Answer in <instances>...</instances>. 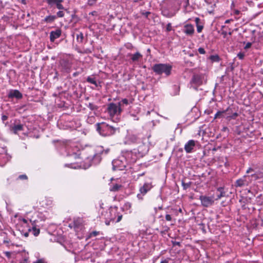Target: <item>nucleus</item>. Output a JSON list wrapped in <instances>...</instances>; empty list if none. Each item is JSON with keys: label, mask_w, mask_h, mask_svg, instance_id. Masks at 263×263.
Segmentation results:
<instances>
[{"label": "nucleus", "mask_w": 263, "mask_h": 263, "mask_svg": "<svg viewBox=\"0 0 263 263\" xmlns=\"http://www.w3.org/2000/svg\"><path fill=\"white\" fill-rule=\"evenodd\" d=\"M86 52L87 53H91V50L88 49H87L86 50Z\"/></svg>", "instance_id": "63"}, {"label": "nucleus", "mask_w": 263, "mask_h": 263, "mask_svg": "<svg viewBox=\"0 0 263 263\" xmlns=\"http://www.w3.org/2000/svg\"><path fill=\"white\" fill-rule=\"evenodd\" d=\"M69 156L73 157L76 160L80 158L79 155L75 153H73V154H72L71 155H69Z\"/></svg>", "instance_id": "42"}, {"label": "nucleus", "mask_w": 263, "mask_h": 263, "mask_svg": "<svg viewBox=\"0 0 263 263\" xmlns=\"http://www.w3.org/2000/svg\"><path fill=\"white\" fill-rule=\"evenodd\" d=\"M199 199L201 201V205L204 207H209L213 205L214 202L213 197H208L206 196H200Z\"/></svg>", "instance_id": "8"}, {"label": "nucleus", "mask_w": 263, "mask_h": 263, "mask_svg": "<svg viewBox=\"0 0 263 263\" xmlns=\"http://www.w3.org/2000/svg\"><path fill=\"white\" fill-rule=\"evenodd\" d=\"M88 107L91 110H94L97 109L98 107L96 105L93 104L91 103H89Z\"/></svg>", "instance_id": "35"}, {"label": "nucleus", "mask_w": 263, "mask_h": 263, "mask_svg": "<svg viewBox=\"0 0 263 263\" xmlns=\"http://www.w3.org/2000/svg\"><path fill=\"white\" fill-rule=\"evenodd\" d=\"M79 72H74V73H73V74H72V75H73V76L74 77H77V76H78V75H79Z\"/></svg>", "instance_id": "60"}, {"label": "nucleus", "mask_w": 263, "mask_h": 263, "mask_svg": "<svg viewBox=\"0 0 263 263\" xmlns=\"http://www.w3.org/2000/svg\"><path fill=\"white\" fill-rule=\"evenodd\" d=\"M62 35V30L60 29H57L55 30L51 31L50 32V41L51 42H54V41L59 38Z\"/></svg>", "instance_id": "14"}, {"label": "nucleus", "mask_w": 263, "mask_h": 263, "mask_svg": "<svg viewBox=\"0 0 263 263\" xmlns=\"http://www.w3.org/2000/svg\"><path fill=\"white\" fill-rule=\"evenodd\" d=\"M173 88L175 90L173 93V95L176 96L179 94V92L180 91V87L177 85H174Z\"/></svg>", "instance_id": "34"}, {"label": "nucleus", "mask_w": 263, "mask_h": 263, "mask_svg": "<svg viewBox=\"0 0 263 263\" xmlns=\"http://www.w3.org/2000/svg\"><path fill=\"white\" fill-rule=\"evenodd\" d=\"M61 65L62 68V70L64 72H67V73L70 72L71 66V64H70V63L68 61H66V60L63 61L61 63Z\"/></svg>", "instance_id": "17"}, {"label": "nucleus", "mask_w": 263, "mask_h": 263, "mask_svg": "<svg viewBox=\"0 0 263 263\" xmlns=\"http://www.w3.org/2000/svg\"><path fill=\"white\" fill-rule=\"evenodd\" d=\"M244 56H245L244 54L242 52H239L237 54V57H238V58L241 60L243 59Z\"/></svg>", "instance_id": "47"}, {"label": "nucleus", "mask_w": 263, "mask_h": 263, "mask_svg": "<svg viewBox=\"0 0 263 263\" xmlns=\"http://www.w3.org/2000/svg\"><path fill=\"white\" fill-rule=\"evenodd\" d=\"M172 30V27L171 23H169L166 25V32H170Z\"/></svg>", "instance_id": "40"}, {"label": "nucleus", "mask_w": 263, "mask_h": 263, "mask_svg": "<svg viewBox=\"0 0 263 263\" xmlns=\"http://www.w3.org/2000/svg\"><path fill=\"white\" fill-rule=\"evenodd\" d=\"M199 21H200V19L198 17H196L195 18V22L197 25V31L198 33L201 32L203 28V26L202 25H200L198 24Z\"/></svg>", "instance_id": "26"}, {"label": "nucleus", "mask_w": 263, "mask_h": 263, "mask_svg": "<svg viewBox=\"0 0 263 263\" xmlns=\"http://www.w3.org/2000/svg\"><path fill=\"white\" fill-rule=\"evenodd\" d=\"M84 39L83 34L82 32H80L77 34V41L78 42L82 43Z\"/></svg>", "instance_id": "30"}, {"label": "nucleus", "mask_w": 263, "mask_h": 263, "mask_svg": "<svg viewBox=\"0 0 263 263\" xmlns=\"http://www.w3.org/2000/svg\"><path fill=\"white\" fill-rule=\"evenodd\" d=\"M222 35H223L224 37H226L227 35L228 34V33L226 31H223L221 32Z\"/></svg>", "instance_id": "57"}, {"label": "nucleus", "mask_w": 263, "mask_h": 263, "mask_svg": "<svg viewBox=\"0 0 263 263\" xmlns=\"http://www.w3.org/2000/svg\"><path fill=\"white\" fill-rule=\"evenodd\" d=\"M170 260H171V258H167L166 259L161 260L160 263H168Z\"/></svg>", "instance_id": "52"}, {"label": "nucleus", "mask_w": 263, "mask_h": 263, "mask_svg": "<svg viewBox=\"0 0 263 263\" xmlns=\"http://www.w3.org/2000/svg\"><path fill=\"white\" fill-rule=\"evenodd\" d=\"M209 59L212 61V62H218L220 60L219 57L217 54L215 55H212L209 57Z\"/></svg>", "instance_id": "31"}, {"label": "nucleus", "mask_w": 263, "mask_h": 263, "mask_svg": "<svg viewBox=\"0 0 263 263\" xmlns=\"http://www.w3.org/2000/svg\"><path fill=\"white\" fill-rule=\"evenodd\" d=\"M230 111L229 108H227L226 110L223 111H218L217 112V113L215 115V118H220L221 117H225V115H226L227 112H228Z\"/></svg>", "instance_id": "21"}, {"label": "nucleus", "mask_w": 263, "mask_h": 263, "mask_svg": "<svg viewBox=\"0 0 263 263\" xmlns=\"http://www.w3.org/2000/svg\"><path fill=\"white\" fill-rule=\"evenodd\" d=\"M230 111L228 112H227L226 117V118L228 119L229 120L231 119H235L238 116V114L237 112H234L232 114V115L230 114V111L231 110V109H230Z\"/></svg>", "instance_id": "22"}, {"label": "nucleus", "mask_w": 263, "mask_h": 263, "mask_svg": "<svg viewBox=\"0 0 263 263\" xmlns=\"http://www.w3.org/2000/svg\"><path fill=\"white\" fill-rule=\"evenodd\" d=\"M22 221L24 223H27L28 222V220L25 218H22Z\"/></svg>", "instance_id": "61"}, {"label": "nucleus", "mask_w": 263, "mask_h": 263, "mask_svg": "<svg viewBox=\"0 0 263 263\" xmlns=\"http://www.w3.org/2000/svg\"><path fill=\"white\" fill-rule=\"evenodd\" d=\"M122 103L123 104V106H124V105H127L128 104H129V103H133V101L131 100L130 102H129V101L127 99H123L122 100Z\"/></svg>", "instance_id": "37"}, {"label": "nucleus", "mask_w": 263, "mask_h": 263, "mask_svg": "<svg viewBox=\"0 0 263 263\" xmlns=\"http://www.w3.org/2000/svg\"><path fill=\"white\" fill-rule=\"evenodd\" d=\"M123 160L117 159L112 161V169L114 171L123 170L126 166V163L123 162Z\"/></svg>", "instance_id": "10"}, {"label": "nucleus", "mask_w": 263, "mask_h": 263, "mask_svg": "<svg viewBox=\"0 0 263 263\" xmlns=\"http://www.w3.org/2000/svg\"><path fill=\"white\" fill-rule=\"evenodd\" d=\"M23 130L24 126L21 124H15L11 128V131L15 134H16L18 132L22 131Z\"/></svg>", "instance_id": "18"}, {"label": "nucleus", "mask_w": 263, "mask_h": 263, "mask_svg": "<svg viewBox=\"0 0 263 263\" xmlns=\"http://www.w3.org/2000/svg\"><path fill=\"white\" fill-rule=\"evenodd\" d=\"M34 263H44V261L42 259H39L37 260Z\"/></svg>", "instance_id": "59"}, {"label": "nucleus", "mask_w": 263, "mask_h": 263, "mask_svg": "<svg viewBox=\"0 0 263 263\" xmlns=\"http://www.w3.org/2000/svg\"><path fill=\"white\" fill-rule=\"evenodd\" d=\"M258 176H260V178H263V168L259 169L258 171H256Z\"/></svg>", "instance_id": "39"}, {"label": "nucleus", "mask_w": 263, "mask_h": 263, "mask_svg": "<svg viewBox=\"0 0 263 263\" xmlns=\"http://www.w3.org/2000/svg\"><path fill=\"white\" fill-rule=\"evenodd\" d=\"M62 2H58L57 3V4L55 5H56V7L57 8L59 9V10H64L65 8L64 7V6H63V5L62 4Z\"/></svg>", "instance_id": "38"}, {"label": "nucleus", "mask_w": 263, "mask_h": 263, "mask_svg": "<svg viewBox=\"0 0 263 263\" xmlns=\"http://www.w3.org/2000/svg\"><path fill=\"white\" fill-rule=\"evenodd\" d=\"M8 161V157L6 154L0 155V165H4Z\"/></svg>", "instance_id": "23"}, {"label": "nucleus", "mask_w": 263, "mask_h": 263, "mask_svg": "<svg viewBox=\"0 0 263 263\" xmlns=\"http://www.w3.org/2000/svg\"><path fill=\"white\" fill-rule=\"evenodd\" d=\"M121 185L118 184H113L110 190L112 192H116L119 190V189L121 187Z\"/></svg>", "instance_id": "29"}, {"label": "nucleus", "mask_w": 263, "mask_h": 263, "mask_svg": "<svg viewBox=\"0 0 263 263\" xmlns=\"http://www.w3.org/2000/svg\"><path fill=\"white\" fill-rule=\"evenodd\" d=\"M137 158L136 150L134 149L133 151H126L122 159H126L128 163H132L135 162Z\"/></svg>", "instance_id": "7"}, {"label": "nucleus", "mask_w": 263, "mask_h": 263, "mask_svg": "<svg viewBox=\"0 0 263 263\" xmlns=\"http://www.w3.org/2000/svg\"><path fill=\"white\" fill-rule=\"evenodd\" d=\"M251 45H252V43H250V42H248V43L246 44V46H245L244 48H245V49H248V48H250V47H251Z\"/></svg>", "instance_id": "48"}, {"label": "nucleus", "mask_w": 263, "mask_h": 263, "mask_svg": "<svg viewBox=\"0 0 263 263\" xmlns=\"http://www.w3.org/2000/svg\"><path fill=\"white\" fill-rule=\"evenodd\" d=\"M4 254L8 258H10L11 256V253L10 252L6 251L4 252Z\"/></svg>", "instance_id": "50"}, {"label": "nucleus", "mask_w": 263, "mask_h": 263, "mask_svg": "<svg viewBox=\"0 0 263 263\" xmlns=\"http://www.w3.org/2000/svg\"><path fill=\"white\" fill-rule=\"evenodd\" d=\"M99 232L98 231H93L90 233L89 238L92 237V236H96L97 235H98L99 234Z\"/></svg>", "instance_id": "43"}, {"label": "nucleus", "mask_w": 263, "mask_h": 263, "mask_svg": "<svg viewBox=\"0 0 263 263\" xmlns=\"http://www.w3.org/2000/svg\"><path fill=\"white\" fill-rule=\"evenodd\" d=\"M65 13L62 10H60L57 13V15H55L57 17H63L64 16Z\"/></svg>", "instance_id": "36"}, {"label": "nucleus", "mask_w": 263, "mask_h": 263, "mask_svg": "<svg viewBox=\"0 0 263 263\" xmlns=\"http://www.w3.org/2000/svg\"><path fill=\"white\" fill-rule=\"evenodd\" d=\"M57 18L55 15H48L45 17L44 21L46 23H52Z\"/></svg>", "instance_id": "24"}, {"label": "nucleus", "mask_w": 263, "mask_h": 263, "mask_svg": "<svg viewBox=\"0 0 263 263\" xmlns=\"http://www.w3.org/2000/svg\"><path fill=\"white\" fill-rule=\"evenodd\" d=\"M64 0H46V2L50 6L56 5L58 2H63Z\"/></svg>", "instance_id": "27"}, {"label": "nucleus", "mask_w": 263, "mask_h": 263, "mask_svg": "<svg viewBox=\"0 0 263 263\" xmlns=\"http://www.w3.org/2000/svg\"><path fill=\"white\" fill-rule=\"evenodd\" d=\"M28 231L31 233L34 236H37L40 233V229L36 228L35 227H33L31 229L29 228Z\"/></svg>", "instance_id": "20"}, {"label": "nucleus", "mask_w": 263, "mask_h": 263, "mask_svg": "<svg viewBox=\"0 0 263 263\" xmlns=\"http://www.w3.org/2000/svg\"><path fill=\"white\" fill-rule=\"evenodd\" d=\"M29 232H29V231H28V232H27L24 233V236H25V237H28V235H29Z\"/></svg>", "instance_id": "62"}, {"label": "nucleus", "mask_w": 263, "mask_h": 263, "mask_svg": "<svg viewBox=\"0 0 263 263\" xmlns=\"http://www.w3.org/2000/svg\"><path fill=\"white\" fill-rule=\"evenodd\" d=\"M203 77L200 74H194L190 81L191 87L194 89L197 90L198 87L203 83Z\"/></svg>", "instance_id": "4"}, {"label": "nucleus", "mask_w": 263, "mask_h": 263, "mask_svg": "<svg viewBox=\"0 0 263 263\" xmlns=\"http://www.w3.org/2000/svg\"><path fill=\"white\" fill-rule=\"evenodd\" d=\"M185 5L184 7L186 8L189 5V0H185Z\"/></svg>", "instance_id": "58"}, {"label": "nucleus", "mask_w": 263, "mask_h": 263, "mask_svg": "<svg viewBox=\"0 0 263 263\" xmlns=\"http://www.w3.org/2000/svg\"><path fill=\"white\" fill-rule=\"evenodd\" d=\"M231 21V20H227L225 21V23H226V24H228V23H229Z\"/></svg>", "instance_id": "64"}, {"label": "nucleus", "mask_w": 263, "mask_h": 263, "mask_svg": "<svg viewBox=\"0 0 263 263\" xmlns=\"http://www.w3.org/2000/svg\"><path fill=\"white\" fill-rule=\"evenodd\" d=\"M86 81H87V82H88L89 83L94 84L96 86V87H98V84H97V82L95 80V79L94 78H91L90 77H88L87 78Z\"/></svg>", "instance_id": "28"}, {"label": "nucleus", "mask_w": 263, "mask_h": 263, "mask_svg": "<svg viewBox=\"0 0 263 263\" xmlns=\"http://www.w3.org/2000/svg\"><path fill=\"white\" fill-rule=\"evenodd\" d=\"M191 184L192 182L190 181L186 183L183 181H182V186L184 190H186L187 189L189 188L191 186Z\"/></svg>", "instance_id": "32"}, {"label": "nucleus", "mask_w": 263, "mask_h": 263, "mask_svg": "<svg viewBox=\"0 0 263 263\" xmlns=\"http://www.w3.org/2000/svg\"><path fill=\"white\" fill-rule=\"evenodd\" d=\"M106 215L108 217L109 215H110L111 217L110 218H108L109 220L107 219V218H106V220L105 221V223L106 225L108 226L110 224V222L111 221H114L115 216H117V219L116 221V222H119L120 221L122 218V215L119 214L117 211H110L109 212H106Z\"/></svg>", "instance_id": "5"}, {"label": "nucleus", "mask_w": 263, "mask_h": 263, "mask_svg": "<svg viewBox=\"0 0 263 263\" xmlns=\"http://www.w3.org/2000/svg\"><path fill=\"white\" fill-rule=\"evenodd\" d=\"M196 141L194 140H190L184 145V150L187 153L192 152L193 149L195 146Z\"/></svg>", "instance_id": "16"}, {"label": "nucleus", "mask_w": 263, "mask_h": 263, "mask_svg": "<svg viewBox=\"0 0 263 263\" xmlns=\"http://www.w3.org/2000/svg\"><path fill=\"white\" fill-rule=\"evenodd\" d=\"M250 182V176L249 175H245L242 178L236 180L235 185L237 187L247 186L249 184Z\"/></svg>", "instance_id": "9"}, {"label": "nucleus", "mask_w": 263, "mask_h": 263, "mask_svg": "<svg viewBox=\"0 0 263 263\" xmlns=\"http://www.w3.org/2000/svg\"><path fill=\"white\" fill-rule=\"evenodd\" d=\"M96 1L97 0H89L88 2V4L89 5L92 6L95 3Z\"/></svg>", "instance_id": "49"}, {"label": "nucleus", "mask_w": 263, "mask_h": 263, "mask_svg": "<svg viewBox=\"0 0 263 263\" xmlns=\"http://www.w3.org/2000/svg\"><path fill=\"white\" fill-rule=\"evenodd\" d=\"M250 177L254 178L255 180H257L260 179V176H258L257 172H255L254 173L251 174L250 175H249Z\"/></svg>", "instance_id": "33"}, {"label": "nucleus", "mask_w": 263, "mask_h": 263, "mask_svg": "<svg viewBox=\"0 0 263 263\" xmlns=\"http://www.w3.org/2000/svg\"><path fill=\"white\" fill-rule=\"evenodd\" d=\"M217 191L219 192V194H217L216 200H218L220 199L221 197L226 196V192L224 191V189L223 187H218L217 189Z\"/></svg>", "instance_id": "19"}, {"label": "nucleus", "mask_w": 263, "mask_h": 263, "mask_svg": "<svg viewBox=\"0 0 263 263\" xmlns=\"http://www.w3.org/2000/svg\"><path fill=\"white\" fill-rule=\"evenodd\" d=\"M198 51L199 53L203 54L205 53V51L203 48L200 47L198 48Z\"/></svg>", "instance_id": "44"}, {"label": "nucleus", "mask_w": 263, "mask_h": 263, "mask_svg": "<svg viewBox=\"0 0 263 263\" xmlns=\"http://www.w3.org/2000/svg\"><path fill=\"white\" fill-rule=\"evenodd\" d=\"M182 31L186 35L192 36L195 32L194 27L191 24H185L183 26Z\"/></svg>", "instance_id": "12"}, {"label": "nucleus", "mask_w": 263, "mask_h": 263, "mask_svg": "<svg viewBox=\"0 0 263 263\" xmlns=\"http://www.w3.org/2000/svg\"><path fill=\"white\" fill-rule=\"evenodd\" d=\"M255 171H254V170L251 167H249L246 171V173L247 174H249V173H254Z\"/></svg>", "instance_id": "46"}, {"label": "nucleus", "mask_w": 263, "mask_h": 263, "mask_svg": "<svg viewBox=\"0 0 263 263\" xmlns=\"http://www.w3.org/2000/svg\"><path fill=\"white\" fill-rule=\"evenodd\" d=\"M107 111L110 116L114 117L115 115H120L122 111V109H120L117 104L111 103L108 105Z\"/></svg>", "instance_id": "6"}, {"label": "nucleus", "mask_w": 263, "mask_h": 263, "mask_svg": "<svg viewBox=\"0 0 263 263\" xmlns=\"http://www.w3.org/2000/svg\"><path fill=\"white\" fill-rule=\"evenodd\" d=\"M216 5L215 4H213V5L211 6V9L209 11V12L210 13H212L214 11V7H215Z\"/></svg>", "instance_id": "53"}, {"label": "nucleus", "mask_w": 263, "mask_h": 263, "mask_svg": "<svg viewBox=\"0 0 263 263\" xmlns=\"http://www.w3.org/2000/svg\"><path fill=\"white\" fill-rule=\"evenodd\" d=\"M153 187L152 182H145L144 184L139 188V193L137 194V198L140 200L143 199V196L146 194Z\"/></svg>", "instance_id": "3"}, {"label": "nucleus", "mask_w": 263, "mask_h": 263, "mask_svg": "<svg viewBox=\"0 0 263 263\" xmlns=\"http://www.w3.org/2000/svg\"><path fill=\"white\" fill-rule=\"evenodd\" d=\"M153 71L158 75L164 74L165 77H167L171 74L172 66L168 64H155L152 67Z\"/></svg>", "instance_id": "2"}, {"label": "nucleus", "mask_w": 263, "mask_h": 263, "mask_svg": "<svg viewBox=\"0 0 263 263\" xmlns=\"http://www.w3.org/2000/svg\"><path fill=\"white\" fill-rule=\"evenodd\" d=\"M173 245L174 246H180V242L179 241H173Z\"/></svg>", "instance_id": "55"}, {"label": "nucleus", "mask_w": 263, "mask_h": 263, "mask_svg": "<svg viewBox=\"0 0 263 263\" xmlns=\"http://www.w3.org/2000/svg\"><path fill=\"white\" fill-rule=\"evenodd\" d=\"M8 117L6 115H2V120L4 122L5 121L7 120L8 119Z\"/></svg>", "instance_id": "51"}, {"label": "nucleus", "mask_w": 263, "mask_h": 263, "mask_svg": "<svg viewBox=\"0 0 263 263\" xmlns=\"http://www.w3.org/2000/svg\"><path fill=\"white\" fill-rule=\"evenodd\" d=\"M163 229L164 232H167L170 230V228L167 226H164L163 227Z\"/></svg>", "instance_id": "56"}, {"label": "nucleus", "mask_w": 263, "mask_h": 263, "mask_svg": "<svg viewBox=\"0 0 263 263\" xmlns=\"http://www.w3.org/2000/svg\"><path fill=\"white\" fill-rule=\"evenodd\" d=\"M117 106H118L119 107H120V109H123V104L122 103V101H121L120 102H119L118 104H117Z\"/></svg>", "instance_id": "54"}, {"label": "nucleus", "mask_w": 263, "mask_h": 263, "mask_svg": "<svg viewBox=\"0 0 263 263\" xmlns=\"http://www.w3.org/2000/svg\"><path fill=\"white\" fill-rule=\"evenodd\" d=\"M162 14L164 16L168 18L172 17L174 15L173 13L169 12L167 10H163L162 11Z\"/></svg>", "instance_id": "25"}, {"label": "nucleus", "mask_w": 263, "mask_h": 263, "mask_svg": "<svg viewBox=\"0 0 263 263\" xmlns=\"http://www.w3.org/2000/svg\"><path fill=\"white\" fill-rule=\"evenodd\" d=\"M8 97L9 99L15 98L17 99H21L23 97V95L18 90L11 89L8 93Z\"/></svg>", "instance_id": "15"}, {"label": "nucleus", "mask_w": 263, "mask_h": 263, "mask_svg": "<svg viewBox=\"0 0 263 263\" xmlns=\"http://www.w3.org/2000/svg\"><path fill=\"white\" fill-rule=\"evenodd\" d=\"M127 56L130 57L132 63H137L143 58L142 54L138 51L134 54L128 53Z\"/></svg>", "instance_id": "13"}, {"label": "nucleus", "mask_w": 263, "mask_h": 263, "mask_svg": "<svg viewBox=\"0 0 263 263\" xmlns=\"http://www.w3.org/2000/svg\"><path fill=\"white\" fill-rule=\"evenodd\" d=\"M101 157L100 154H96L93 155V158H90L88 157L87 160L89 161V160H91V162L89 163L87 166H85V168H86L91 165H97L99 164L101 161Z\"/></svg>", "instance_id": "11"}, {"label": "nucleus", "mask_w": 263, "mask_h": 263, "mask_svg": "<svg viewBox=\"0 0 263 263\" xmlns=\"http://www.w3.org/2000/svg\"><path fill=\"white\" fill-rule=\"evenodd\" d=\"M165 219L167 221H170L172 220V217L171 215H170V214H166L165 215Z\"/></svg>", "instance_id": "45"}, {"label": "nucleus", "mask_w": 263, "mask_h": 263, "mask_svg": "<svg viewBox=\"0 0 263 263\" xmlns=\"http://www.w3.org/2000/svg\"><path fill=\"white\" fill-rule=\"evenodd\" d=\"M18 178L21 179V180H27L28 179V177L26 175L23 174V175H20L18 176Z\"/></svg>", "instance_id": "41"}, {"label": "nucleus", "mask_w": 263, "mask_h": 263, "mask_svg": "<svg viewBox=\"0 0 263 263\" xmlns=\"http://www.w3.org/2000/svg\"><path fill=\"white\" fill-rule=\"evenodd\" d=\"M97 130L102 136H111L120 133V128L110 125L105 122L97 123Z\"/></svg>", "instance_id": "1"}]
</instances>
